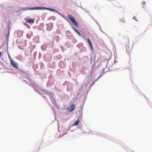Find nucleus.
I'll return each instance as SVG.
<instances>
[{
  "label": "nucleus",
  "mask_w": 152,
  "mask_h": 152,
  "mask_svg": "<svg viewBox=\"0 0 152 152\" xmlns=\"http://www.w3.org/2000/svg\"><path fill=\"white\" fill-rule=\"evenodd\" d=\"M44 9H46L49 10L50 11H53L54 10L53 9H52L51 8H46L45 7H33L31 8H30L29 9H27V10H43Z\"/></svg>",
  "instance_id": "1"
},
{
  "label": "nucleus",
  "mask_w": 152,
  "mask_h": 152,
  "mask_svg": "<svg viewBox=\"0 0 152 152\" xmlns=\"http://www.w3.org/2000/svg\"><path fill=\"white\" fill-rule=\"evenodd\" d=\"M68 16L70 20V21L74 24V25L76 26H78V23L76 21L73 17L69 14L68 15Z\"/></svg>",
  "instance_id": "2"
},
{
  "label": "nucleus",
  "mask_w": 152,
  "mask_h": 152,
  "mask_svg": "<svg viewBox=\"0 0 152 152\" xmlns=\"http://www.w3.org/2000/svg\"><path fill=\"white\" fill-rule=\"evenodd\" d=\"M11 65L15 68L18 69V64L15 62L13 60H10Z\"/></svg>",
  "instance_id": "3"
},
{
  "label": "nucleus",
  "mask_w": 152,
  "mask_h": 152,
  "mask_svg": "<svg viewBox=\"0 0 152 152\" xmlns=\"http://www.w3.org/2000/svg\"><path fill=\"white\" fill-rule=\"evenodd\" d=\"M75 108V105L73 103L72 105H70L69 107L67 108V109L70 111H73Z\"/></svg>",
  "instance_id": "4"
},
{
  "label": "nucleus",
  "mask_w": 152,
  "mask_h": 152,
  "mask_svg": "<svg viewBox=\"0 0 152 152\" xmlns=\"http://www.w3.org/2000/svg\"><path fill=\"white\" fill-rule=\"evenodd\" d=\"M120 21L121 24H123L125 23V20L124 18H122L120 19Z\"/></svg>",
  "instance_id": "5"
},
{
  "label": "nucleus",
  "mask_w": 152,
  "mask_h": 152,
  "mask_svg": "<svg viewBox=\"0 0 152 152\" xmlns=\"http://www.w3.org/2000/svg\"><path fill=\"white\" fill-rule=\"evenodd\" d=\"M34 19H28L27 20V22L29 23H34Z\"/></svg>",
  "instance_id": "6"
},
{
  "label": "nucleus",
  "mask_w": 152,
  "mask_h": 152,
  "mask_svg": "<svg viewBox=\"0 0 152 152\" xmlns=\"http://www.w3.org/2000/svg\"><path fill=\"white\" fill-rule=\"evenodd\" d=\"M72 28L80 36L81 35V34L73 26H72Z\"/></svg>",
  "instance_id": "7"
},
{
  "label": "nucleus",
  "mask_w": 152,
  "mask_h": 152,
  "mask_svg": "<svg viewBox=\"0 0 152 152\" xmlns=\"http://www.w3.org/2000/svg\"><path fill=\"white\" fill-rule=\"evenodd\" d=\"M87 41H88V43H89V44L90 45L91 48L92 49H93V46H92V44L91 43V42L90 40V39H89V38H88Z\"/></svg>",
  "instance_id": "8"
},
{
  "label": "nucleus",
  "mask_w": 152,
  "mask_h": 152,
  "mask_svg": "<svg viewBox=\"0 0 152 152\" xmlns=\"http://www.w3.org/2000/svg\"><path fill=\"white\" fill-rule=\"evenodd\" d=\"M79 120H78L76 121L73 125V126H78L79 124Z\"/></svg>",
  "instance_id": "9"
},
{
  "label": "nucleus",
  "mask_w": 152,
  "mask_h": 152,
  "mask_svg": "<svg viewBox=\"0 0 152 152\" xmlns=\"http://www.w3.org/2000/svg\"><path fill=\"white\" fill-rule=\"evenodd\" d=\"M133 18L134 19H135L136 21H138V20L137 19V18H136L135 17H134Z\"/></svg>",
  "instance_id": "10"
},
{
  "label": "nucleus",
  "mask_w": 152,
  "mask_h": 152,
  "mask_svg": "<svg viewBox=\"0 0 152 152\" xmlns=\"http://www.w3.org/2000/svg\"><path fill=\"white\" fill-rule=\"evenodd\" d=\"M9 58L10 59V60H11V57H10V56L9 55Z\"/></svg>",
  "instance_id": "11"
},
{
  "label": "nucleus",
  "mask_w": 152,
  "mask_h": 152,
  "mask_svg": "<svg viewBox=\"0 0 152 152\" xmlns=\"http://www.w3.org/2000/svg\"><path fill=\"white\" fill-rule=\"evenodd\" d=\"M1 52H0V57L1 56Z\"/></svg>",
  "instance_id": "12"
},
{
  "label": "nucleus",
  "mask_w": 152,
  "mask_h": 152,
  "mask_svg": "<svg viewBox=\"0 0 152 152\" xmlns=\"http://www.w3.org/2000/svg\"><path fill=\"white\" fill-rule=\"evenodd\" d=\"M143 4H145V2H143Z\"/></svg>",
  "instance_id": "13"
}]
</instances>
